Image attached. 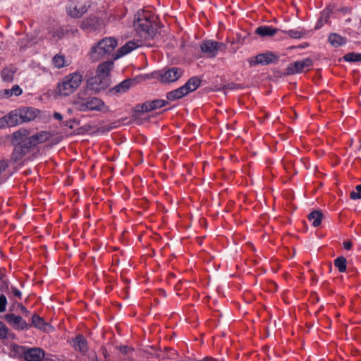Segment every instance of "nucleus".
Masks as SVG:
<instances>
[{"label":"nucleus","mask_w":361,"mask_h":361,"mask_svg":"<svg viewBox=\"0 0 361 361\" xmlns=\"http://www.w3.org/2000/svg\"><path fill=\"white\" fill-rule=\"evenodd\" d=\"M7 304V300L4 295H0V312H3L6 310V305Z\"/></svg>","instance_id":"nucleus-40"},{"label":"nucleus","mask_w":361,"mask_h":361,"mask_svg":"<svg viewBox=\"0 0 361 361\" xmlns=\"http://www.w3.org/2000/svg\"><path fill=\"white\" fill-rule=\"evenodd\" d=\"M87 108L90 111H101L104 106V103L99 99L96 97H90L87 99Z\"/></svg>","instance_id":"nucleus-20"},{"label":"nucleus","mask_w":361,"mask_h":361,"mask_svg":"<svg viewBox=\"0 0 361 361\" xmlns=\"http://www.w3.org/2000/svg\"><path fill=\"white\" fill-rule=\"evenodd\" d=\"M175 278V275L173 274H170L169 276V280L170 281L171 279Z\"/></svg>","instance_id":"nucleus-53"},{"label":"nucleus","mask_w":361,"mask_h":361,"mask_svg":"<svg viewBox=\"0 0 361 361\" xmlns=\"http://www.w3.org/2000/svg\"><path fill=\"white\" fill-rule=\"evenodd\" d=\"M183 73L178 67H172L166 70L159 71L156 73V78L162 83H170L178 80Z\"/></svg>","instance_id":"nucleus-5"},{"label":"nucleus","mask_w":361,"mask_h":361,"mask_svg":"<svg viewBox=\"0 0 361 361\" xmlns=\"http://www.w3.org/2000/svg\"><path fill=\"white\" fill-rule=\"evenodd\" d=\"M20 145L24 149H27V152H29L30 149L36 146L35 140L32 136H28Z\"/></svg>","instance_id":"nucleus-30"},{"label":"nucleus","mask_w":361,"mask_h":361,"mask_svg":"<svg viewBox=\"0 0 361 361\" xmlns=\"http://www.w3.org/2000/svg\"><path fill=\"white\" fill-rule=\"evenodd\" d=\"M7 125L6 116L0 118V128H4Z\"/></svg>","instance_id":"nucleus-48"},{"label":"nucleus","mask_w":361,"mask_h":361,"mask_svg":"<svg viewBox=\"0 0 361 361\" xmlns=\"http://www.w3.org/2000/svg\"><path fill=\"white\" fill-rule=\"evenodd\" d=\"M334 265L338 268L340 272H344L346 270V259L344 257H338L334 260Z\"/></svg>","instance_id":"nucleus-31"},{"label":"nucleus","mask_w":361,"mask_h":361,"mask_svg":"<svg viewBox=\"0 0 361 361\" xmlns=\"http://www.w3.org/2000/svg\"><path fill=\"white\" fill-rule=\"evenodd\" d=\"M53 63L57 68H63L66 66V59L63 55L56 54L52 59Z\"/></svg>","instance_id":"nucleus-33"},{"label":"nucleus","mask_w":361,"mask_h":361,"mask_svg":"<svg viewBox=\"0 0 361 361\" xmlns=\"http://www.w3.org/2000/svg\"><path fill=\"white\" fill-rule=\"evenodd\" d=\"M201 50L209 57H214L219 50H224L226 45L224 43L212 40H207L202 43Z\"/></svg>","instance_id":"nucleus-6"},{"label":"nucleus","mask_w":361,"mask_h":361,"mask_svg":"<svg viewBox=\"0 0 361 361\" xmlns=\"http://www.w3.org/2000/svg\"><path fill=\"white\" fill-rule=\"evenodd\" d=\"M313 62L311 59L307 58L302 61H295L290 63L286 68V75H293L296 73H302L306 68H310L312 66Z\"/></svg>","instance_id":"nucleus-7"},{"label":"nucleus","mask_w":361,"mask_h":361,"mask_svg":"<svg viewBox=\"0 0 361 361\" xmlns=\"http://www.w3.org/2000/svg\"><path fill=\"white\" fill-rule=\"evenodd\" d=\"M119 350L121 351V353H122L124 355H128L130 353L133 352V349L132 348H130L128 346H121L119 347Z\"/></svg>","instance_id":"nucleus-43"},{"label":"nucleus","mask_w":361,"mask_h":361,"mask_svg":"<svg viewBox=\"0 0 361 361\" xmlns=\"http://www.w3.org/2000/svg\"><path fill=\"white\" fill-rule=\"evenodd\" d=\"M5 116L7 121V126H15L23 123V121H21V118H20L18 110L11 111Z\"/></svg>","instance_id":"nucleus-18"},{"label":"nucleus","mask_w":361,"mask_h":361,"mask_svg":"<svg viewBox=\"0 0 361 361\" xmlns=\"http://www.w3.org/2000/svg\"><path fill=\"white\" fill-rule=\"evenodd\" d=\"M323 23H324V22H319V20L315 26V29L320 28L322 26Z\"/></svg>","instance_id":"nucleus-52"},{"label":"nucleus","mask_w":361,"mask_h":361,"mask_svg":"<svg viewBox=\"0 0 361 361\" xmlns=\"http://www.w3.org/2000/svg\"><path fill=\"white\" fill-rule=\"evenodd\" d=\"M112 128H114V126H111V125H109V126H103L102 128H100L99 129V132H102V133H104V132H107V131H109L110 130H111Z\"/></svg>","instance_id":"nucleus-45"},{"label":"nucleus","mask_w":361,"mask_h":361,"mask_svg":"<svg viewBox=\"0 0 361 361\" xmlns=\"http://www.w3.org/2000/svg\"><path fill=\"white\" fill-rule=\"evenodd\" d=\"M330 13H331V11L329 9H326V10L323 11V12L322 13V16L319 18V22L327 23L328 19L329 18Z\"/></svg>","instance_id":"nucleus-39"},{"label":"nucleus","mask_w":361,"mask_h":361,"mask_svg":"<svg viewBox=\"0 0 361 361\" xmlns=\"http://www.w3.org/2000/svg\"><path fill=\"white\" fill-rule=\"evenodd\" d=\"M201 80L197 77H192L190 78L188 82L183 85L187 93L195 91L200 85Z\"/></svg>","instance_id":"nucleus-21"},{"label":"nucleus","mask_w":361,"mask_h":361,"mask_svg":"<svg viewBox=\"0 0 361 361\" xmlns=\"http://www.w3.org/2000/svg\"><path fill=\"white\" fill-rule=\"evenodd\" d=\"M208 361H216L213 357H208Z\"/></svg>","instance_id":"nucleus-55"},{"label":"nucleus","mask_w":361,"mask_h":361,"mask_svg":"<svg viewBox=\"0 0 361 361\" xmlns=\"http://www.w3.org/2000/svg\"><path fill=\"white\" fill-rule=\"evenodd\" d=\"M19 111V116L21 118V121L28 122L33 120L37 114L38 111L33 108H24Z\"/></svg>","instance_id":"nucleus-15"},{"label":"nucleus","mask_w":361,"mask_h":361,"mask_svg":"<svg viewBox=\"0 0 361 361\" xmlns=\"http://www.w3.org/2000/svg\"><path fill=\"white\" fill-rule=\"evenodd\" d=\"M27 153V149H24L20 145H16L12 153L11 160L14 162L19 161Z\"/></svg>","instance_id":"nucleus-22"},{"label":"nucleus","mask_w":361,"mask_h":361,"mask_svg":"<svg viewBox=\"0 0 361 361\" xmlns=\"http://www.w3.org/2000/svg\"><path fill=\"white\" fill-rule=\"evenodd\" d=\"M32 325L36 328L43 331H46L47 326H48V324L45 322L42 317L36 314H35L32 317Z\"/></svg>","instance_id":"nucleus-27"},{"label":"nucleus","mask_w":361,"mask_h":361,"mask_svg":"<svg viewBox=\"0 0 361 361\" xmlns=\"http://www.w3.org/2000/svg\"><path fill=\"white\" fill-rule=\"evenodd\" d=\"M134 29L145 39H153L157 33L159 25L156 18L151 16L149 13L142 11L138 13L133 23Z\"/></svg>","instance_id":"nucleus-1"},{"label":"nucleus","mask_w":361,"mask_h":361,"mask_svg":"<svg viewBox=\"0 0 361 361\" xmlns=\"http://www.w3.org/2000/svg\"><path fill=\"white\" fill-rule=\"evenodd\" d=\"M8 332V328L6 325L0 322V338H6Z\"/></svg>","instance_id":"nucleus-38"},{"label":"nucleus","mask_w":361,"mask_h":361,"mask_svg":"<svg viewBox=\"0 0 361 361\" xmlns=\"http://www.w3.org/2000/svg\"><path fill=\"white\" fill-rule=\"evenodd\" d=\"M167 104H169V102L166 100L155 99L136 106L135 111L141 113L148 112L165 106Z\"/></svg>","instance_id":"nucleus-8"},{"label":"nucleus","mask_w":361,"mask_h":361,"mask_svg":"<svg viewBox=\"0 0 361 361\" xmlns=\"http://www.w3.org/2000/svg\"><path fill=\"white\" fill-rule=\"evenodd\" d=\"M16 71L15 68H5L1 71V77L4 81L11 82L13 79V75Z\"/></svg>","instance_id":"nucleus-29"},{"label":"nucleus","mask_w":361,"mask_h":361,"mask_svg":"<svg viewBox=\"0 0 361 361\" xmlns=\"http://www.w3.org/2000/svg\"><path fill=\"white\" fill-rule=\"evenodd\" d=\"M132 80L130 79L125 80L118 85L111 89V92H115L116 93H123L126 92L130 87Z\"/></svg>","instance_id":"nucleus-25"},{"label":"nucleus","mask_w":361,"mask_h":361,"mask_svg":"<svg viewBox=\"0 0 361 361\" xmlns=\"http://www.w3.org/2000/svg\"><path fill=\"white\" fill-rule=\"evenodd\" d=\"M82 29L87 31H94L99 27V21L97 17L91 16L81 23Z\"/></svg>","instance_id":"nucleus-13"},{"label":"nucleus","mask_w":361,"mask_h":361,"mask_svg":"<svg viewBox=\"0 0 361 361\" xmlns=\"http://www.w3.org/2000/svg\"><path fill=\"white\" fill-rule=\"evenodd\" d=\"M186 94H188L187 91H185L183 86H182L175 90L168 92L166 98L168 100H176L182 98Z\"/></svg>","instance_id":"nucleus-23"},{"label":"nucleus","mask_w":361,"mask_h":361,"mask_svg":"<svg viewBox=\"0 0 361 361\" xmlns=\"http://www.w3.org/2000/svg\"><path fill=\"white\" fill-rule=\"evenodd\" d=\"M8 166V162L5 160L0 161V173L4 171Z\"/></svg>","instance_id":"nucleus-44"},{"label":"nucleus","mask_w":361,"mask_h":361,"mask_svg":"<svg viewBox=\"0 0 361 361\" xmlns=\"http://www.w3.org/2000/svg\"><path fill=\"white\" fill-rule=\"evenodd\" d=\"M75 349L82 353L87 351V342L82 334H78L75 338Z\"/></svg>","instance_id":"nucleus-17"},{"label":"nucleus","mask_w":361,"mask_h":361,"mask_svg":"<svg viewBox=\"0 0 361 361\" xmlns=\"http://www.w3.org/2000/svg\"><path fill=\"white\" fill-rule=\"evenodd\" d=\"M343 247L345 250H350L352 247V243L350 241L343 242Z\"/></svg>","instance_id":"nucleus-49"},{"label":"nucleus","mask_w":361,"mask_h":361,"mask_svg":"<svg viewBox=\"0 0 361 361\" xmlns=\"http://www.w3.org/2000/svg\"><path fill=\"white\" fill-rule=\"evenodd\" d=\"M276 60L277 57H276L272 53L267 52L258 54L254 58H251L249 60V63L251 66L257 64L267 65L276 61Z\"/></svg>","instance_id":"nucleus-11"},{"label":"nucleus","mask_w":361,"mask_h":361,"mask_svg":"<svg viewBox=\"0 0 361 361\" xmlns=\"http://www.w3.org/2000/svg\"><path fill=\"white\" fill-rule=\"evenodd\" d=\"M138 47L139 45L133 41L128 42L125 45L118 49L117 52L113 56L114 59H118V58L130 53Z\"/></svg>","instance_id":"nucleus-14"},{"label":"nucleus","mask_w":361,"mask_h":361,"mask_svg":"<svg viewBox=\"0 0 361 361\" xmlns=\"http://www.w3.org/2000/svg\"><path fill=\"white\" fill-rule=\"evenodd\" d=\"M3 97H5V98H9L10 97L12 96V93H11V89L10 90H4V92H3Z\"/></svg>","instance_id":"nucleus-47"},{"label":"nucleus","mask_w":361,"mask_h":361,"mask_svg":"<svg viewBox=\"0 0 361 361\" xmlns=\"http://www.w3.org/2000/svg\"><path fill=\"white\" fill-rule=\"evenodd\" d=\"M114 66L112 61H106L97 67L96 75L87 80V86L95 92L105 90L110 85V71Z\"/></svg>","instance_id":"nucleus-2"},{"label":"nucleus","mask_w":361,"mask_h":361,"mask_svg":"<svg viewBox=\"0 0 361 361\" xmlns=\"http://www.w3.org/2000/svg\"><path fill=\"white\" fill-rule=\"evenodd\" d=\"M85 128L86 129H89V128H90V126H88V125H87V126H85Z\"/></svg>","instance_id":"nucleus-57"},{"label":"nucleus","mask_w":361,"mask_h":361,"mask_svg":"<svg viewBox=\"0 0 361 361\" xmlns=\"http://www.w3.org/2000/svg\"><path fill=\"white\" fill-rule=\"evenodd\" d=\"M323 217L324 215L320 210H314L309 214L307 216L310 221H312V224L314 227H317L321 224Z\"/></svg>","instance_id":"nucleus-24"},{"label":"nucleus","mask_w":361,"mask_h":361,"mask_svg":"<svg viewBox=\"0 0 361 361\" xmlns=\"http://www.w3.org/2000/svg\"><path fill=\"white\" fill-rule=\"evenodd\" d=\"M11 91L12 95L14 94L16 96H19L22 94V90L18 85H13L11 89Z\"/></svg>","instance_id":"nucleus-41"},{"label":"nucleus","mask_w":361,"mask_h":361,"mask_svg":"<svg viewBox=\"0 0 361 361\" xmlns=\"http://www.w3.org/2000/svg\"><path fill=\"white\" fill-rule=\"evenodd\" d=\"M343 59L345 61L348 62L361 61V54L354 52L348 53L343 56Z\"/></svg>","instance_id":"nucleus-34"},{"label":"nucleus","mask_w":361,"mask_h":361,"mask_svg":"<svg viewBox=\"0 0 361 361\" xmlns=\"http://www.w3.org/2000/svg\"><path fill=\"white\" fill-rule=\"evenodd\" d=\"M355 191H352L350 192V198L353 200H357L361 198V184L358 185L355 188Z\"/></svg>","instance_id":"nucleus-35"},{"label":"nucleus","mask_w":361,"mask_h":361,"mask_svg":"<svg viewBox=\"0 0 361 361\" xmlns=\"http://www.w3.org/2000/svg\"><path fill=\"white\" fill-rule=\"evenodd\" d=\"M200 361H208V357H204V359L200 360Z\"/></svg>","instance_id":"nucleus-56"},{"label":"nucleus","mask_w":361,"mask_h":361,"mask_svg":"<svg viewBox=\"0 0 361 361\" xmlns=\"http://www.w3.org/2000/svg\"><path fill=\"white\" fill-rule=\"evenodd\" d=\"M288 35L292 37V38H295V39H298V38H300L302 37L303 35H304V32H302V31H298V30H290L289 31L287 32Z\"/></svg>","instance_id":"nucleus-37"},{"label":"nucleus","mask_w":361,"mask_h":361,"mask_svg":"<svg viewBox=\"0 0 361 361\" xmlns=\"http://www.w3.org/2000/svg\"><path fill=\"white\" fill-rule=\"evenodd\" d=\"M239 88H242L241 85H240L234 84V83L228 84L227 85H224V87H223V89L224 90H235V89H239Z\"/></svg>","instance_id":"nucleus-42"},{"label":"nucleus","mask_w":361,"mask_h":361,"mask_svg":"<svg viewBox=\"0 0 361 361\" xmlns=\"http://www.w3.org/2000/svg\"><path fill=\"white\" fill-rule=\"evenodd\" d=\"M81 93H79V97L80 99H81V101H79L76 103V104L78 105V109L80 110V111H87V110H89L87 106V99H82L81 98Z\"/></svg>","instance_id":"nucleus-36"},{"label":"nucleus","mask_w":361,"mask_h":361,"mask_svg":"<svg viewBox=\"0 0 361 361\" xmlns=\"http://www.w3.org/2000/svg\"><path fill=\"white\" fill-rule=\"evenodd\" d=\"M53 116L55 119L59 121H61L63 119V116L59 112H55Z\"/></svg>","instance_id":"nucleus-50"},{"label":"nucleus","mask_w":361,"mask_h":361,"mask_svg":"<svg viewBox=\"0 0 361 361\" xmlns=\"http://www.w3.org/2000/svg\"><path fill=\"white\" fill-rule=\"evenodd\" d=\"M18 348L20 349V352L27 361H40L44 356V351L39 348H31L26 350L23 347Z\"/></svg>","instance_id":"nucleus-10"},{"label":"nucleus","mask_w":361,"mask_h":361,"mask_svg":"<svg viewBox=\"0 0 361 361\" xmlns=\"http://www.w3.org/2000/svg\"><path fill=\"white\" fill-rule=\"evenodd\" d=\"M81 81L82 75L78 73L67 75L62 82L58 85L59 93L63 96L69 95L79 87Z\"/></svg>","instance_id":"nucleus-4"},{"label":"nucleus","mask_w":361,"mask_h":361,"mask_svg":"<svg viewBox=\"0 0 361 361\" xmlns=\"http://www.w3.org/2000/svg\"><path fill=\"white\" fill-rule=\"evenodd\" d=\"M18 306L20 307V310H21L23 314H24L25 315L28 314V313H29L28 310L23 305H22L21 304H19Z\"/></svg>","instance_id":"nucleus-51"},{"label":"nucleus","mask_w":361,"mask_h":361,"mask_svg":"<svg viewBox=\"0 0 361 361\" xmlns=\"http://www.w3.org/2000/svg\"><path fill=\"white\" fill-rule=\"evenodd\" d=\"M30 135V133L26 129H20L19 130L13 133L12 142L13 143H17V145H20Z\"/></svg>","instance_id":"nucleus-19"},{"label":"nucleus","mask_w":361,"mask_h":361,"mask_svg":"<svg viewBox=\"0 0 361 361\" xmlns=\"http://www.w3.org/2000/svg\"><path fill=\"white\" fill-rule=\"evenodd\" d=\"M279 31L277 28H272L269 26H259L255 33L262 37H272Z\"/></svg>","instance_id":"nucleus-16"},{"label":"nucleus","mask_w":361,"mask_h":361,"mask_svg":"<svg viewBox=\"0 0 361 361\" xmlns=\"http://www.w3.org/2000/svg\"><path fill=\"white\" fill-rule=\"evenodd\" d=\"M4 277V274L2 273L1 270L0 269V280L2 279Z\"/></svg>","instance_id":"nucleus-54"},{"label":"nucleus","mask_w":361,"mask_h":361,"mask_svg":"<svg viewBox=\"0 0 361 361\" xmlns=\"http://www.w3.org/2000/svg\"><path fill=\"white\" fill-rule=\"evenodd\" d=\"M118 42L114 37H105L99 40L91 49L90 59L96 62L109 56L117 47Z\"/></svg>","instance_id":"nucleus-3"},{"label":"nucleus","mask_w":361,"mask_h":361,"mask_svg":"<svg viewBox=\"0 0 361 361\" xmlns=\"http://www.w3.org/2000/svg\"><path fill=\"white\" fill-rule=\"evenodd\" d=\"M4 318L8 323L18 330H24L32 326V324H27L21 317L14 314H7L4 316Z\"/></svg>","instance_id":"nucleus-9"},{"label":"nucleus","mask_w":361,"mask_h":361,"mask_svg":"<svg viewBox=\"0 0 361 361\" xmlns=\"http://www.w3.org/2000/svg\"><path fill=\"white\" fill-rule=\"evenodd\" d=\"M329 42L334 47H339L345 43L346 40L344 37L336 33H331L329 36Z\"/></svg>","instance_id":"nucleus-26"},{"label":"nucleus","mask_w":361,"mask_h":361,"mask_svg":"<svg viewBox=\"0 0 361 361\" xmlns=\"http://www.w3.org/2000/svg\"><path fill=\"white\" fill-rule=\"evenodd\" d=\"M32 136L35 140L36 145H38L48 140L51 137V133L48 131H41Z\"/></svg>","instance_id":"nucleus-28"},{"label":"nucleus","mask_w":361,"mask_h":361,"mask_svg":"<svg viewBox=\"0 0 361 361\" xmlns=\"http://www.w3.org/2000/svg\"><path fill=\"white\" fill-rule=\"evenodd\" d=\"M11 290H12V293H13V295L18 298H21V293L20 290H18L17 288H14V287H12L11 288Z\"/></svg>","instance_id":"nucleus-46"},{"label":"nucleus","mask_w":361,"mask_h":361,"mask_svg":"<svg viewBox=\"0 0 361 361\" xmlns=\"http://www.w3.org/2000/svg\"><path fill=\"white\" fill-rule=\"evenodd\" d=\"M49 32L52 35L53 38L61 39L65 35V30L61 27L56 28H49Z\"/></svg>","instance_id":"nucleus-32"},{"label":"nucleus","mask_w":361,"mask_h":361,"mask_svg":"<svg viewBox=\"0 0 361 361\" xmlns=\"http://www.w3.org/2000/svg\"><path fill=\"white\" fill-rule=\"evenodd\" d=\"M90 6V4L79 6L72 3L68 7V15L73 18H79L87 11Z\"/></svg>","instance_id":"nucleus-12"}]
</instances>
